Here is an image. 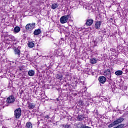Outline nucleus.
<instances>
[{
	"mask_svg": "<svg viewBox=\"0 0 128 128\" xmlns=\"http://www.w3.org/2000/svg\"><path fill=\"white\" fill-rule=\"evenodd\" d=\"M103 74L104 76H106L108 80H112V71L110 70V69L104 70Z\"/></svg>",
	"mask_w": 128,
	"mask_h": 128,
	"instance_id": "f257e3e1",
	"label": "nucleus"
},
{
	"mask_svg": "<svg viewBox=\"0 0 128 128\" xmlns=\"http://www.w3.org/2000/svg\"><path fill=\"white\" fill-rule=\"evenodd\" d=\"M69 18H70L69 15H65V16H62L60 18V22L62 24H66V22H68V20Z\"/></svg>",
	"mask_w": 128,
	"mask_h": 128,
	"instance_id": "f03ea898",
	"label": "nucleus"
},
{
	"mask_svg": "<svg viewBox=\"0 0 128 128\" xmlns=\"http://www.w3.org/2000/svg\"><path fill=\"white\" fill-rule=\"evenodd\" d=\"M36 28V23L28 24L26 26V28L27 30H32Z\"/></svg>",
	"mask_w": 128,
	"mask_h": 128,
	"instance_id": "7ed1b4c3",
	"label": "nucleus"
},
{
	"mask_svg": "<svg viewBox=\"0 0 128 128\" xmlns=\"http://www.w3.org/2000/svg\"><path fill=\"white\" fill-rule=\"evenodd\" d=\"M14 116L16 118H20V116H22V110H20V108H17L14 110Z\"/></svg>",
	"mask_w": 128,
	"mask_h": 128,
	"instance_id": "20e7f679",
	"label": "nucleus"
},
{
	"mask_svg": "<svg viewBox=\"0 0 128 128\" xmlns=\"http://www.w3.org/2000/svg\"><path fill=\"white\" fill-rule=\"evenodd\" d=\"M15 100L16 98H14V96L12 95L7 98L6 102L8 104H14Z\"/></svg>",
	"mask_w": 128,
	"mask_h": 128,
	"instance_id": "39448f33",
	"label": "nucleus"
},
{
	"mask_svg": "<svg viewBox=\"0 0 128 128\" xmlns=\"http://www.w3.org/2000/svg\"><path fill=\"white\" fill-rule=\"evenodd\" d=\"M124 118L120 117L115 121L113 122L114 126H116V124H120V122H124Z\"/></svg>",
	"mask_w": 128,
	"mask_h": 128,
	"instance_id": "423d86ee",
	"label": "nucleus"
},
{
	"mask_svg": "<svg viewBox=\"0 0 128 128\" xmlns=\"http://www.w3.org/2000/svg\"><path fill=\"white\" fill-rule=\"evenodd\" d=\"M98 80L101 82V84H104L106 82V78L104 76H101L99 78Z\"/></svg>",
	"mask_w": 128,
	"mask_h": 128,
	"instance_id": "0eeeda50",
	"label": "nucleus"
},
{
	"mask_svg": "<svg viewBox=\"0 0 128 128\" xmlns=\"http://www.w3.org/2000/svg\"><path fill=\"white\" fill-rule=\"evenodd\" d=\"M14 52L16 56H18V58H20V50L18 48H17L14 49Z\"/></svg>",
	"mask_w": 128,
	"mask_h": 128,
	"instance_id": "6e6552de",
	"label": "nucleus"
},
{
	"mask_svg": "<svg viewBox=\"0 0 128 128\" xmlns=\"http://www.w3.org/2000/svg\"><path fill=\"white\" fill-rule=\"evenodd\" d=\"M36 108V104L34 103L28 102V108L29 110H34Z\"/></svg>",
	"mask_w": 128,
	"mask_h": 128,
	"instance_id": "1a4fd4ad",
	"label": "nucleus"
},
{
	"mask_svg": "<svg viewBox=\"0 0 128 128\" xmlns=\"http://www.w3.org/2000/svg\"><path fill=\"white\" fill-rule=\"evenodd\" d=\"M93 22H94V20H92V19H88L86 20V26H92Z\"/></svg>",
	"mask_w": 128,
	"mask_h": 128,
	"instance_id": "9d476101",
	"label": "nucleus"
},
{
	"mask_svg": "<svg viewBox=\"0 0 128 128\" xmlns=\"http://www.w3.org/2000/svg\"><path fill=\"white\" fill-rule=\"evenodd\" d=\"M100 24H102V22L100 21L96 22L95 23L94 27L96 30H98L100 28Z\"/></svg>",
	"mask_w": 128,
	"mask_h": 128,
	"instance_id": "9b49d317",
	"label": "nucleus"
},
{
	"mask_svg": "<svg viewBox=\"0 0 128 128\" xmlns=\"http://www.w3.org/2000/svg\"><path fill=\"white\" fill-rule=\"evenodd\" d=\"M34 44H36L34 43V41L28 42V48H34Z\"/></svg>",
	"mask_w": 128,
	"mask_h": 128,
	"instance_id": "f8f14e48",
	"label": "nucleus"
},
{
	"mask_svg": "<svg viewBox=\"0 0 128 128\" xmlns=\"http://www.w3.org/2000/svg\"><path fill=\"white\" fill-rule=\"evenodd\" d=\"M63 76H64L62 74H57L56 75V78L57 80H58L60 82H61Z\"/></svg>",
	"mask_w": 128,
	"mask_h": 128,
	"instance_id": "ddd939ff",
	"label": "nucleus"
},
{
	"mask_svg": "<svg viewBox=\"0 0 128 128\" xmlns=\"http://www.w3.org/2000/svg\"><path fill=\"white\" fill-rule=\"evenodd\" d=\"M40 29H37L34 31V36H38V34H40Z\"/></svg>",
	"mask_w": 128,
	"mask_h": 128,
	"instance_id": "4468645a",
	"label": "nucleus"
},
{
	"mask_svg": "<svg viewBox=\"0 0 128 128\" xmlns=\"http://www.w3.org/2000/svg\"><path fill=\"white\" fill-rule=\"evenodd\" d=\"M84 118H85L84 116L83 115H78L77 117V120L79 122H82L84 120Z\"/></svg>",
	"mask_w": 128,
	"mask_h": 128,
	"instance_id": "2eb2a0df",
	"label": "nucleus"
},
{
	"mask_svg": "<svg viewBox=\"0 0 128 128\" xmlns=\"http://www.w3.org/2000/svg\"><path fill=\"white\" fill-rule=\"evenodd\" d=\"M57 8H58V4L54 3L51 6V8H52V10H56Z\"/></svg>",
	"mask_w": 128,
	"mask_h": 128,
	"instance_id": "dca6fc26",
	"label": "nucleus"
},
{
	"mask_svg": "<svg viewBox=\"0 0 128 128\" xmlns=\"http://www.w3.org/2000/svg\"><path fill=\"white\" fill-rule=\"evenodd\" d=\"M28 74L30 76H34V70H30L28 72Z\"/></svg>",
	"mask_w": 128,
	"mask_h": 128,
	"instance_id": "f3484780",
	"label": "nucleus"
},
{
	"mask_svg": "<svg viewBox=\"0 0 128 128\" xmlns=\"http://www.w3.org/2000/svg\"><path fill=\"white\" fill-rule=\"evenodd\" d=\"M20 30V28L18 26H16L14 29V32H16L17 34V32H18Z\"/></svg>",
	"mask_w": 128,
	"mask_h": 128,
	"instance_id": "a211bd4d",
	"label": "nucleus"
},
{
	"mask_svg": "<svg viewBox=\"0 0 128 128\" xmlns=\"http://www.w3.org/2000/svg\"><path fill=\"white\" fill-rule=\"evenodd\" d=\"M26 128H32V124L30 122H28L26 126Z\"/></svg>",
	"mask_w": 128,
	"mask_h": 128,
	"instance_id": "6ab92c4d",
	"label": "nucleus"
},
{
	"mask_svg": "<svg viewBox=\"0 0 128 128\" xmlns=\"http://www.w3.org/2000/svg\"><path fill=\"white\" fill-rule=\"evenodd\" d=\"M90 63L92 64H96V58H92L90 59Z\"/></svg>",
	"mask_w": 128,
	"mask_h": 128,
	"instance_id": "aec40b11",
	"label": "nucleus"
},
{
	"mask_svg": "<svg viewBox=\"0 0 128 128\" xmlns=\"http://www.w3.org/2000/svg\"><path fill=\"white\" fill-rule=\"evenodd\" d=\"M116 76H122V70H117L115 72Z\"/></svg>",
	"mask_w": 128,
	"mask_h": 128,
	"instance_id": "412c9836",
	"label": "nucleus"
},
{
	"mask_svg": "<svg viewBox=\"0 0 128 128\" xmlns=\"http://www.w3.org/2000/svg\"><path fill=\"white\" fill-rule=\"evenodd\" d=\"M78 104H79L80 106H84V100H80L78 102Z\"/></svg>",
	"mask_w": 128,
	"mask_h": 128,
	"instance_id": "4be33fe9",
	"label": "nucleus"
},
{
	"mask_svg": "<svg viewBox=\"0 0 128 128\" xmlns=\"http://www.w3.org/2000/svg\"><path fill=\"white\" fill-rule=\"evenodd\" d=\"M8 38H11L14 42H16V38H14V36L10 35L8 36Z\"/></svg>",
	"mask_w": 128,
	"mask_h": 128,
	"instance_id": "5701e85b",
	"label": "nucleus"
},
{
	"mask_svg": "<svg viewBox=\"0 0 128 128\" xmlns=\"http://www.w3.org/2000/svg\"><path fill=\"white\" fill-rule=\"evenodd\" d=\"M29 56H30L29 54H27L26 56V60H30V58H28Z\"/></svg>",
	"mask_w": 128,
	"mask_h": 128,
	"instance_id": "b1692460",
	"label": "nucleus"
},
{
	"mask_svg": "<svg viewBox=\"0 0 128 128\" xmlns=\"http://www.w3.org/2000/svg\"><path fill=\"white\" fill-rule=\"evenodd\" d=\"M88 128V126H81V128Z\"/></svg>",
	"mask_w": 128,
	"mask_h": 128,
	"instance_id": "393cba45",
	"label": "nucleus"
},
{
	"mask_svg": "<svg viewBox=\"0 0 128 128\" xmlns=\"http://www.w3.org/2000/svg\"><path fill=\"white\" fill-rule=\"evenodd\" d=\"M108 128H112V124H111L108 126Z\"/></svg>",
	"mask_w": 128,
	"mask_h": 128,
	"instance_id": "a878e982",
	"label": "nucleus"
},
{
	"mask_svg": "<svg viewBox=\"0 0 128 128\" xmlns=\"http://www.w3.org/2000/svg\"><path fill=\"white\" fill-rule=\"evenodd\" d=\"M23 68H22V66H20L19 67V70H23Z\"/></svg>",
	"mask_w": 128,
	"mask_h": 128,
	"instance_id": "bb28decb",
	"label": "nucleus"
},
{
	"mask_svg": "<svg viewBox=\"0 0 128 128\" xmlns=\"http://www.w3.org/2000/svg\"><path fill=\"white\" fill-rule=\"evenodd\" d=\"M65 128H70V125H68V124L65 125Z\"/></svg>",
	"mask_w": 128,
	"mask_h": 128,
	"instance_id": "cd10ccee",
	"label": "nucleus"
},
{
	"mask_svg": "<svg viewBox=\"0 0 128 128\" xmlns=\"http://www.w3.org/2000/svg\"><path fill=\"white\" fill-rule=\"evenodd\" d=\"M56 100H57L58 102V98H56Z\"/></svg>",
	"mask_w": 128,
	"mask_h": 128,
	"instance_id": "c85d7f7f",
	"label": "nucleus"
},
{
	"mask_svg": "<svg viewBox=\"0 0 128 128\" xmlns=\"http://www.w3.org/2000/svg\"><path fill=\"white\" fill-rule=\"evenodd\" d=\"M64 126V124H62V126Z\"/></svg>",
	"mask_w": 128,
	"mask_h": 128,
	"instance_id": "c756f323",
	"label": "nucleus"
},
{
	"mask_svg": "<svg viewBox=\"0 0 128 128\" xmlns=\"http://www.w3.org/2000/svg\"><path fill=\"white\" fill-rule=\"evenodd\" d=\"M88 128H92L91 127H90V126H88Z\"/></svg>",
	"mask_w": 128,
	"mask_h": 128,
	"instance_id": "7c9ffc66",
	"label": "nucleus"
},
{
	"mask_svg": "<svg viewBox=\"0 0 128 128\" xmlns=\"http://www.w3.org/2000/svg\"><path fill=\"white\" fill-rule=\"evenodd\" d=\"M47 118H48V116H47Z\"/></svg>",
	"mask_w": 128,
	"mask_h": 128,
	"instance_id": "2f4dec72",
	"label": "nucleus"
},
{
	"mask_svg": "<svg viewBox=\"0 0 128 128\" xmlns=\"http://www.w3.org/2000/svg\"><path fill=\"white\" fill-rule=\"evenodd\" d=\"M110 20H112V18H110Z\"/></svg>",
	"mask_w": 128,
	"mask_h": 128,
	"instance_id": "473e14b6",
	"label": "nucleus"
}]
</instances>
